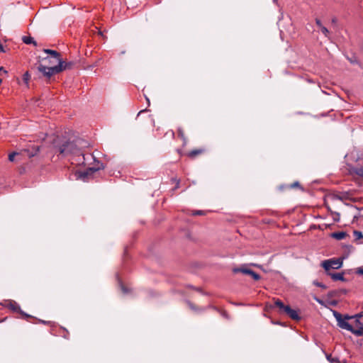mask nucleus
Returning <instances> with one entry per match:
<instances>
[{
	"label": "nucleus",
	"mask_w": 363,
	"mask_h": 363,
	"mask_svg": "<svg viewBox=\"0 0 363 363\" xmlns=\"http://www.w3.org/2000/svg\"><path fill=\"white\" fill-rule=\"evenodd\" d=\"M86 142L80 138L71 140L66 136H56L52 141V148L55 153L62 157L78 156L79 162H84V156L82 149L86 147Z\"/></svg>",
	"instance_id": "obj_1"
},
{
	"label": "nucleus",
	"mask_w": 363,
	"mask_h": 363,
	"mask_svg": "<svg viewBox=\"0 0 363 363\" xmlns=\"http://www.w3.org/2000/svg\"><path fill=\"white\" fill-rule=\"evenodd\" d=\"M43 52L45 53H52L53 54L55 57V62H57V65H54L52 67H46L45 65H39L38 69V70L42 72L45 76L47 77H50L51 76L60 73V72L65 70V69H70L74 63L72 62H65L62 60L60 57V54L53 50L50 49H44Z\"/></svg>",
	"instance_id": "obj_2"
},
{
	"label": "nucleus",
	"mask_w": 363,
	"mask_h": 363,
	"mask_svg": "<svg viewBox=\"0 0 363 363\" xmlns=\"http://www.w3.org/2000/svg\"><path fill=\"white\" fill-rule=\"evenodd\" d=\"M333 315L335 318L336 320L337 321V325L340 328L347 330L350 332H351L352 329V325H350L347 320L352 318L355 319L354 316H350V315H345L344 317L342 316V315L337 312L336 311H333Z\"/></svg>",
	"instance_id": "obj_3"
},
{
	"label": "nucleus",
	"mask_w": 363,
	"mask_h": 363,
	"mask_svg": "<svg viewBox=\"0 0 363 363\" xmlns=\"http://www.w3.org/2000/svg\"><path fill=\"white\" fill-rule=\"evenodd\" d=\"M321 266L324 268L325 272H329L331 269H337L342 266V260L341 259L324 260L322 262Z\"/></svg>",
	"instance_id": "obj_4"
},
{
	"label": "nucleus",
	"mask_w": 363,
	"mask_h": 363,
	"mask_svg": "<svg viewBox=\"0 0 363 363\" xmlns=\"http://www.w3.org/2000/svg\"><path fill=\"white\" fill-rule=\"evenodd\" d=\"M362 317L361 314L355 315V323L357 328H354L351 330V333L354 334L357 336H362L363 335V322H361L360 318Z\"/></svg>",
	"instance_id": "obj_5"
},
{
	"label": "nucleus",
	"mask_w": 363,
	"mask_h": 363,
	"mask_svg": "<svg viewBox=\"0 0 363 363\" xmlns=\"http://www.w3.org/2000/svg\"><path fill=\"white\" fill-rule=\"evenodd\" d=\"M233 272L234 273L241 272V273L245 274L250 275L255 280L260 279L259 274H258L255 272H254V271H252V270H251L250 269H247V268H246L245 267L234 268L233 269Z\"/></svg>",
	"instance_id": "obj_6"
},
{
	"label": "nucleus",
	"mask_w": 363,
	"mask_h": 363,
	"mask_svg": "<svg viewBox=\"0 0 363 363\" xmlns=\"http://www.w3.org/2000/svg\"><path fill=\"white\" fill-rule=\"evenodd\" d=\"M100 169H104V166L102 164H101L100 166H99L97 168L91 167L84 172H78L77 177L78 179H81L83 181H86V179L88 178L89 175L92 174L94 172H96Z\"/></svg>",
	"instance_id": "obj_7"
},
{
	"label": "nucleus",
	"mask_w": 363,
	"mask_h": 363,
	"mask_svg": "<svg viewBox=\"0 0 363 363\" xmlns=\"http://www.w3.org/2000/svg\"><path fill=\"white\" fill-rule=\"evenodd\" d=\"M6 306L12 310L13 311L20 313L21 314L26 317H30L29 315L21 311L19 305L14 301H8V303L6 304Z\"/></svg>",
	"instance_id": "obj_8"
},
{
	"label": "nucleus",
	"mask_w": 363,
	"mask_h": 363,
	"mask_svg": "<svg viewBox=\"0 0 363 363\" xmlns=\"http://www.w3.org/2000/svg\"><path fill=\"white\" fill-rule=\"evenodd\" d=\"M49 55V56L46 57H44L43 59V62H44V65H45L46 67H52V66H54V65H57V62H55V55L52 53H48Z\"/></svg>",
	"instance_id": "obj_9"
},
{
	"label": "nucleus",
	"mask_w": 363,
	"mask_h": 363,
	"mask_svg": "<svg viewBox=\"0 0 363 363\" xmlns=\"http://www.w3.org/2000/svg\"><path fill=\"white\" fill-rule=\"evenodd\" d=\"M326 274L331 277V279L334 281H345L344 274L343 273H333L330 271L325 272Z\"/></svg>",
	"instance_id": "obj_10"
},
{
	"label": "nucleus",
	"mask_w": 363,
	"mask_h": 363,
	"mask_svg": "<svg viewBox=\"0 0 363 363\" xmlns=\"http://www.w3.org/2000/svg\"><path fill=\"white\" fill-rule=\"evenodd\" d=\"M39 150H40L39 146L32 145V147L30 148H28V149L25 150V152H27L29 157H32L38 154V152H39Z\"/></svg>",
	"instance_id": "obj_11"
},
{
	"label": "nucleus",
	"mask_w": 363,
	"mask_h": 363,
	"mask_svg": "<svg viewBox=\"0 0 363 363\" xmlns=\"http://www.w3.org/2000/svg\"><path fill=\"white\" fill-rule=\"evenodd\" d=\"M346 236H347L346 233H345L343 231L335 232L331 234L332 238H333L336 240H343L344 238H345Z\"/></svg>",
	"instance_id": "obj_12"
},
{
	"label": "nucleus",
	"mask_w": 363,
	"mask_h": 363,
	"mask_svg": "<svg viewBox=\"0 0 363 363\" xmlns=\"http://www.w3.org/2000/svg\"><path fill=\"white\" fill-rule=\"evenodd\" d=\"M22 40L24 43L27 44V45H29V44H33V45L36 46L37 45V43L36 41L34 40L33 38L30 37V36H23L22 38Z\"/></svg>",
	"instance_id": "obj_13"
},
{
	"label": "nucleus",
	"mask_w": 363,
	"mask_h": 363,
	"mask_svg": "<svg viewBox=\"0 0 363 363\" xmlns=\"http://www.w3.org/2000/svg\"><path fill=\"white\" fill-rule=\"evenodd\" d=\"M287 315L293 320H298L299 319L298 313L296 312V311H295L292 308H291V310L289 311Z\"/></svg>",
	"instance_id": "obj_14"
},
{
	"label": "nucleus",
	"mask_w": 363,
	"mask_h": 363,
	"mask_svg": "<svg viewBox=\"0 0 363 363\" xmlns=\"http://www.w3.org/2000/svg\"><path fill=\"white\" fill-rule=\"evenodd\" d=\"M327 359L331 363H346L345 360H340L337 357H333L331 355H328Z\"/></svg>",
	"instance_id": "obj_15"
},
{
	"label": "nucleus",
	"mask_w": 363,
	"mask_h": 363,
	"mask_svg": "<svg viewBox=\"0 0 363 363\" xmlns=\"http://www.w3.org/2000/svg\"><path fill=\"white\" fill-rule=\"evenodd\" d=\"M274 304H275V306H277V307L280 309V311H281V310L284 308V306H285V305L284 304V303H283L281 301L279 300V299H277V300H276V301H275Z\"/></svg>",
	"instance_id": "obj_16"
},
{
	"label": "nucleus",
	"mask_w": 363,
	"mask_h": 363,
	"mask_svg": "<svg viewBox=\"0 0 363 363\" xmlns=\"http://www.w3.org/2000/svg\"><path fill=\"white\" fill-rule=\"evenodd\" d=\"M201 152V150H193L191 152H189V156L190 157H194V156L200 154Z\"/></svg>",
	"instance_id": "obj_17"
},
{
	"label": "nucleus",
	"mask_w": 363,
	"mask_h": 363,
	"mask_svg": "<svg viewBox=\"0 0 363 363\" xmlns=\"http://www.w3.org/2000/svg\"><path fill=\"white\" fill-rule=\"evenodd\" d=\"M313 283L316 286L321 287L323 289H325L326 288L325 284H322V283H320V282H319L318 281H314Z\"/></svg>",
	"instance_id": "obj_18"
},
{
	"label": "nucleus",
	"mask_w": 363,
	"mask_h": 363,
	"mask_svg": "<svg viewBox=\"0 0 363 363\" xmlns=\"http://www.w3.org/2000/svg\"><path fill=\"white\" fill-rule=\"evenodd\" d=\"M320 30H321L322 33L325 35V36L327 37L328 35L329 30H328L327 28H325V26H321Z\"/></svg>",
	"instance_id": "obj_19"
},
{
	"label": "nucleus",
	"mask_w": 363,
	"mask_h": 363,
	"mask_svg": "<svg viewBox=\"0 0 363 363\" xmlns=\"http://www.w3.org/2000/svg\"><path fill=\"white\" fill-rule=\"evenodd\" d=\"M18 155V152H13L12 153H11L9 155V161L11 162H13L14 160V157L16 155Z\"/></svg>",
	"instance_id": "obj_20"
},
{
	"label": "nucleus",
	"mask_w": 363,
	"mask_h": 363,
	"mask_svg": "<svg viewBox=\"0 0 363 363\" xmlns=\"http://www.w3.org/2000/svg\"><path fill=\"white\" fill-rule=\"evenodd\" d=\"M290 310H291V307L289 306H284V308L281 310V311L286 314H288V313Z\"/></svg>",
	"instance_id": "obj_21"
},
{
	"label": "nucleus",
	"mask_w": 363,
	"mask_h": 363,
	"mask_svg": "<svg viewBox=\"0 0 363 363\" xmlns=\"http://www.w3.org/2000/svg\"><path fill=\"white\" fill-rule=\"evenodd\" d=\"M355 172H356L358 175H359V176H361V177H363V167H359V168H357V169H356Z\"/></svg>",
	"instance_id": "obj_22"
},
{
	"label": "nucleus",
	"mask_w": 363,
	"mask_h": 363,
	"mask_svg": "<svg viewBox=\"0 0 363 363\" xmlns=\"http://www.w3.org/2000/svg\"><path fill=\"white\" fill-rule=\"evenodd\" d=\"M354 235L357 239H359L363 237L362 232L357 230L354 231Z\"/></svg>",
	"instance_id": "obj_23"
},
{
	"label": "nucleus",
	"mask_w": 363,
	"mask_h": 363,
	"mask_svg": "<svg viewBox=\"0 0 363 363\" xmlns=\"http://www.w3.org/2000/svg\"><path fill=\"white\" fill-rule=\"evenodd\" d=\"M203 213L202 211H195L193 213V215H194V216H200V215H203Z\"/></svg>",
	"instance_id": "obj_24"
},
{
	"label": "nucleus",
	"mask_w": 363,
	"mask_h": 363,
	"mask_svg": "<svg viewBox=\"0 0 363 363\" xmlns=\"http://www.w3.org/2000/svg\"><path fill=\"white\" fill-rule=\"evenodd\" d=\"M121 289L124 294L128 293V289L122 284H121Z\"/></svg>",
	"instance_id": "obj_25"
},
{
	"label": "nucleus",
	"mask_w": 363,
	"mask_h": 363,
	"mask_svg": "<svg viewBox=\"0 0 363 363\" xmlns=\"http://www.w3.org/2000/svg\"><path fill=\"white\" fill-rule=\"evenodd\" d=\"M357 274H361V275L363 274V268H362V267L357 268Z\"/></svg>",
	"instance_id": "obj_26"
},
{
	"label": "nucleus",
	"mask_w": 363,
	"mask_h": 363,
	"mask_svg": "<svg viewBox=\"0 0 363 363\" xmlns=\"http://www.w3.org/2000/svg\"><path fill=\"white\" fill-rule=\"evenodd\" d=\"M315 23L320 27V28H321V26H323L321 23V21L318 18L315 19Z\"/></svg>",
	"instance_id": "obj_27"
},
{
	"label": "nucleus",
	"mask_w": 363,
	"mask_h": 363,
	"mask_svg": "<svg viewBox=\"0 0 363 363\" xmlns=\"http://www.w3.org/2000/svg\"><path fill=\"white\" fill-rule=\"evenodd\" d=\"M179 135L182 138H183V137H184V133H183V131H182L181 129H179Z\"/></svg>",
	"instance_id": "obj_28"
},
{
	"label": "nucleus",
	"mask_w": 363,
	"mask_h": 363,
	"mask_svg": "<svg viewBox=\"0 0 363 363\" xmlns=\"http://www.w3.org/2000/svg\"><path fill=\"white\" fill-rule=\"evenodd\" d=\"M28 76H29V75H28V72H26V73L24 74V79H25V80H28Z\"/></svg>",
	"instance_id": "obj_29"
},
{
	"label": "nucleus",
	"mask_w": 363,
	"mask_h": 363,
	"mask_svg": "<svg viewBox=\"0 0 363 363\" xmlns=\"http://www.w3.org/2000/svg\"><path fill=\"white\" fill-rule=\"evenodd\" d=\"M298 185H299L298 182H294V183L291 185V186H292V187H295V186H298Z\"/></svg>",
	"instance_id": "obj_30"
},
{
	"label": "nucleus",
	"mask_w": 363,
	"mask_h": 363,
	"mask_svg": "<svg viewBox=\"0 0 363 363\" xmlns=\"http://www.w3.org/2000/svg\"><path fill=\"white\" fill-rule=\"evenodd\" d=\"M2 71H3L4 72L6 73V70H4V67H0V72H2Z\"/></svg>",
	"instance_id": "obj_31"
},
{
	"label": "nucleus",
	"mask_w": 363,
	"mask_h": 363,
	"mask_svg": "<svg viewBox=\"0 0 363 363\" xmlns=\"http://www.w3.org/2000/svg\"><path fill=\"white\" fill-rule=\"evenodd\" d=\"M317 301L319 303H322V301L319 299H317Z\"/></svg>",
	"instance_id": "obj_32"
},
{
	"label": "nucleus",
	"mask_w": 363,
	"mask_h": 363,
	"mask_svg": "<svg viewBox=\"0 0 363 363\" xmlns=\"http://www.w3.org/2000/svg\"><path fill=\"white\" fill-rule=\"evenodd\" d=\"M335 22H336V19L335 18L333 19V23H335Z\"/></svg>",
	"instance_id": "obj_33"
},
{
	"label": "nucleus",
	"mask_w": 363,
	"mask_h": 363,
	"mask_svg": "<svg viewBox=\"0 0 363 363\" xmlns=\"http://www.w3.org/2000/svg\"><path fill=\"white\" fill-rule=\"evenodd\" d=\"M189 306L191 308H194L193 306H192V304L191 303H189Z\"/></svg>",
	"instance_id": "obj_34"
},
{
	"label": "nucleus",
	"mask_w": 363,
	"mask_h": 363,
	"mask_svg": "<svg viewBox=\"0 0 363 363\" xmlns=\"http://www.w3.org/2000/svg\"><path fill=\"white\" fill-rule=\"evenodd\" d=\"M147 101L148 104H150L149 99L147 98Z\"/></svg>",
	"instance_id": "obj_35"
},
{
	"label": "nucleus",
	"mask_w": 363,
	"mask_h": 363,
	"mask_svg": "<svg viewBox=\"0 0 363 363\" xmlns=\"http://www.w3.org/2000/svg\"><path fill=\"white\" fill-rule=\"evenodd\" d=\"M1 83V79H0V84Z\"/></svg>",
	"instance_id": "obj_36"
}]
</instances>
